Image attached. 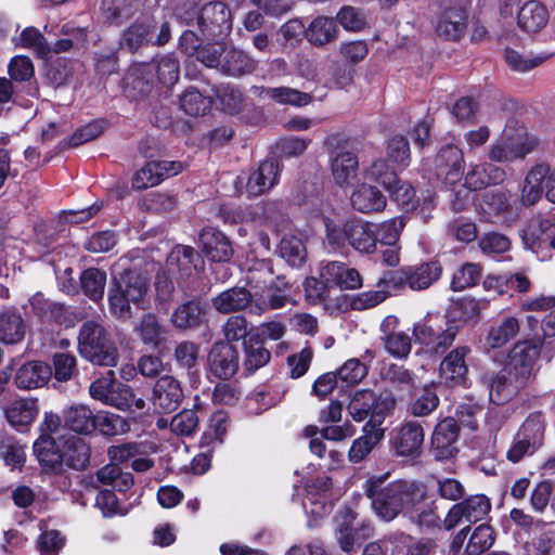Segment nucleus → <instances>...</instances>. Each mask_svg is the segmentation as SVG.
Segmentation results:
<instances>
[{
    "label": "nucleus",
    "mask_w": 555,
    "mask_h": 555,
    "mask_svg": "<svg viewBox=\"0 0 555 555\" xmlns=\"http://www.w3.org/2000/svg\"><path fill=\"white\" fill-rule=\"evenodd\" d=\"M388 476L389 473L371 476L363 487L374 513L384 521L393 520L402 512L417 511V506L426 500V489L423 485L395 480L385 486Z\"/></svg>",
    "instance_id": "nucleus-1"
},
{
    "label": "nucleus",
    "mask_w": 555,
    "mask_h": 555,
    "mask_svg": "<svg viewBox=\"0 0 555 555\" xmlns=\"http://www.w3.org/2000/svg\"><path fill=\"white\" fill-rule=\"evenodd\" d=\"M149 292V280L142 273L127 270L114 279L108 291L111 313L119 320L132 318L131 305L143 308Z\"/></svg>",
    "instance_id": "nucleus-2"
},
{
    "label": "nucleus",
    "mask_w": 555,
    "mask_h": 555,
    "mask_svg": "<svg viewBox=\"0 0 555 555\" xmlns=\"http://www.w3.org/2000/svg\"><path fill=\"white\" fill-rule=\"evenodd\" d=\"M78 350L81 357L93 364L115 366L118 349L111 339L107 330L100 321H86L78 334Z\"/></svg>",
    "instance_id": "nucleus-3"
},
{
    "label": "nucleus",
    "mask_w": 555,
    "mask_h": 555,
    "mask_svg": "<svg viewBox=\"0 0 555 555\" xmlns=\"http://www.w3.org/2000/svg\"><path fill=\"white\" fill-rule=\"evenodd\" d=\"M326 238L334 248H341L348 242L356 250L372 254L376 250L375 223L361 219H350L343 224L330 219L324 221Z\"/></svg>",
    "instance_id": "nucleus-4"
},
{
    "label": "nucleus",
    "mask_w": 555,
    "mask_h": 555,
    "mask_svg": "<svg viewBox=\"0 0 555 555\" xmlns=\"http://www.w3.org/2000/svg\"><path fill=\"white\" fill-rule=\"evenodd\" d=\"M416 339L435 353L444 352L454 341L459 325L442 314H428L413 330Z\"/></svg>",
    "instance_id": "nucleus-5"
},
{
    "label": "nucleus",
    "mask_w": 555,
    "mask_h": 555,
    "mask_svg": "<svg viewBox=\"0 0 555 555\" xmlns=\"http://www.w3.org/2000/svg\"><path fill=\"white\" fill-rule=\"evenodd\" d=\"M393 405L395 400L390 396H377L372 390L362 389L352 396L347 410L354 422H363L370 417L366 424L383 426Z\"/></svg>",
    "instance_id": "nucleus-6"
},
{
    "label": "nucleus",
    "mask_w": 555,
    "mask_h": 555,
    "mask_svg": "<svg viewBox=\"0 0 555 555\" xmlns=\"http://www.w3.org/2000/svg\"><path fill=\"white\" fill-rule=\"evenodd\" d=\"M170 37L168 22L157 23L154 17H145L137 21L124 31L120 46L130 52H134L147 44L164 46Z\"/></svg>",
    "instance_id": "nucleus-7"
},
{
    "label": "nucleus",
    "mask_w": 555,
    "mask_h": 555,
    "mask_svg": "<svg viewBox=\"0 0 555 555\" xmlns=\"http://www.w3.org/2000/svg\"><path fill=\"white\" fill-rule=\"evenodd\" d=\"M89 393L93 399L119 410L130 408L133 397L131 388L118 382L113 371L91 383Z\"/></svg>",
    "instance_id": "nucleus-8"
},
{
    "label": "nucleus",
    "mask_w": 555,
    "mask_h": 555,
    "mask_svg": "<svg viewBox=\"0 0 555 555\" xmlns=\"http://www.w3.org/2000/svg\"><path fill=\"white\" fill-rule=\"evenodd\" d=\"M543 192L550 202L555 203V168L541 164L527 173L521 199L525 205H533L541 198Z\"/></svg>",
    "instance_id": "nucleus-9"
},
{
    "label": "nucleus",
    "mask_w": 555,
    "mask_h": 555,
    "mask_svg": "<svg viewBox=\"0 0 555 555\" xmlns=\"http://www.w3.org/2000/svg\"><path fill=\"white\" fill-rule=\"evenodd\" d=\"M442 269L436 261L422 263L412 269H401L398 271H388L380 278V284L392 283L393 287H399L408 283L412 289H425L429 287L441 275Z\"/></svg>",
    "instance_id": "nucleus-10"
},
{
    "label": "nucleus",
    "mask_w": 555,
    "mask_h": 555,
    "mask_svg": "<svg viewBox=\"0 0 555 555\" xmlns=\"http://www.w3.org/2000/svg\"><path fill=\"white\" fill-rule=\"evenodd\" d=\"M491 509V503L486 495H472L464 501L452 505L443 519L446 530L468 522H477L483 519Z\"/></svg>",
    "instance_id": "nucleus-11"
},
{
    "label": "nucleus",
    "mask_w": 555,
    "mask_h": 555,
    "mask_svg": "<svg viewBox=\"0 0 555 555\" xmlns=\"http://www.w3.org/2000/svg\"><path fill=\"white\" fill-rule=\"evenodd\" d=\"M537 144V138L525 131L514 138L505 133L490 146L488 156L493 162L509 163L530 153Z\"/></svg>",
    "instance_id": "nucleus-12"
},
{
    "label": "nucleus",
    "mask_w": 555,
    "mask_h": 555,
    "mask_svg": "<svg viewBox=\"0 0 555 555\" xmlns=\"http://www.w3.org/2000/svg\"><path fill=\"white\" fill-rule=\"evenodd\" d=\"M183 170V164L175 160H153L139 169L132 180L138 190L155 186L167 178L177 176Z\"/></svg>",
    "instance_id": "nucleus-13"
},
{
    "label": "nucleus",
    "mask_w": 555,
    "mask_h": 555,
    "mask_svg": "<svg viewBox=\"0 0 555 555\" xmlns=\"http://www.w3.org/2000/svg\"><path fill=\"white\" fill-rule=\"evenodd\" d=\"M424 430L417 422L402 424L391 442L393 453L399 457L416 459L422 453Z\"/></svg>",
    "instance_id": "nucleus-14"
},
{
    "label": "nucleus",
    "mask_w": 555,
    "mask_h": 555,
    "mask_svg": "<svg viewBox=\"0 0 555 555\" xmlns=\"http://www.w3.org/2000/svg\"><path fill=\"white\" fill-rule=\"evenodd\" d=\"M488 384L490 401L494 404H502L516 396L519 389L525 387L527 380L504 365L496 375L489 378Z\"/></svg>",
    "instance_id": "nucleus-15"
},
{
    "label": "nucleus",
    "mask_w": 555,
    "mask_h": 555,
    "mask_svg": "<svg viewBox=\"0 0 555 555\" xmlns=\"http://www.w3.org/2000/svg\"><path fill=\"white\" fill-rule=\"evenodd\" d=\"M208 363L209 370L215 376L228 379L238 370V351L231 344L215 343L208 356Z\"/></svg>",
    "instance_id": "nucleus-16"
},
{
    "label": "nucleus",
    "mask_w": 555,
    "mask_h": 555,
    "mask_svg": "<svg viewBox=\"0 0 555 555\" xmlns=\"http://www.w3.org/2000/svg\"><path fill=\"white\" fill-rule=\"evenodd\" d=\"M332 480L327 476L318 477L307 488V496L302 502L306 513L315 517H323L331 511L333 495L331 493Z\"/></svg>",
    "instance_id": "nucleus-17"
},
{
    "label": "nucleus",
    "mask_w": 555,
    "mask_h": 555,
    "mask_svg": "<svg viewBox=\"0 0 555 555\" xmlns=\"http://www.w3.org/2000/svg\"><path fill=\"white\" fill-rule=\"evenodd\" d=\"M459 426L453 418L438 423L431 436V451L437 460H448L457 452Z\"/></svg>",
    "instance_id": "nucleus-18"
},
{
    "label": "nucleus",
    "mask_w": 555,
    "mask_h": 555,
    "mask_svg": "<svg viewBox=\"0 0 555 555\" xmlns=\"http://www.w3.org/2000/svg\"><path fill=\"white\" fill-rule=\"evenodd\" d=\"M380 339L386 351L395 358H405L411 352L410 336L399 330V320L395 315H387L380 323Z\"/></svg>",
    "instance_id": "nucleus-19"
},
{
    "label": "nucleus",
    "mask_w": 555,
    "mask_h": 555,
    "mask_svg": "<svg viewBox=\"0 0 555 555\" xmlns=\"http://www.w3.org/2000/svg\"><path fill=\"white\" fill-rule=\"evenodd\" d=\"M330 167L335 184L340 188L348 186L358 175V156L346 147L337 149L330 156Z\"/></svg>",
    "instance_id": "nucleus-20"
},
{
    "label": "nucleus",
    "mask_w": 555,
    "mask_h": 555,
    "mask_svg": "<svg viewBox=\"0 0 555 555\" xmlns=\"http://www.w3.org/2000/svg\"><path fill=\"white\" fill-rule=\"evenodd\" d=\"M198 23L210 36H221L231 30V12L221 1L210 2L203 7Z\"/></svg>",
    "instance_id": "nucleus-21"
},
{
    "label": "nucleus",
    "mask_w": 555,
    "mask_h": 555,
    "mask_svg": "<svg viewBox=\"0 0 555 555\" xmlns=\"http://www.w3.org/2000/svg\"><path fill=\"white\" fill-rule=\"evenodd\" d=\"M183 399L180 383L172 376L160 377L153 389V405L163 413H171L178 409Z\"/></svg>",
    "instance_id": "nucleus-22"
},
{
    "label": "nucleus",
    "mask_w": 555,
    "mask_h": 555,
    "mask_svg": "<svg viewBox=\"0 0 555 555\" xmlns=\"http://www.w3.org/2000/svg\"><path fill=\"white\" fill-rule=\"evenodd\" d=\"M350 204L361 214H374L386 208L387 198L378 188L364 181L358 183L352 190Z\"/></svg>",
    "instance_id": "nucleus-23"
},
{
    "label": "nucleus",
    "mask_w": 555,
    "mask_h": 555,
    "mask_svg": "<svg viewBox=\"0 0 555 555\" xmlns=\"http://www.w3.org/2000/svg\"><path fill=\"white\" fill-rule=\"evenodd\" d=\"M320 276L330 281L332 287L337 286L340 289H357L362 286V276L359 271L340 261L321 263Z\"/></svg>",
    "instance_id": "nucleus-24"
},
{
    "label": "nucleus",
    "mask_w": 555,
    "mask_h": 555,
    "mask_svg": "<svg viewBox=\"0 0 555 555\" xmlns=\"http://www.w3.org/2000/svg\"><path fill=\"white\" fill-rule=\"evenodd\" d=\"M199 242L203 253L211 261L225 262L233 256L230 241L222 232L214 228L204 229L199 234Z\"/></svg>",
    "instance_id": "nucleus-25"
},
{
    "label": "nucleus",
    "mask_w": 555,
    "mask_h": 555,
    "mask_svg": "<svg viewBox=\"0 0 555 555\" xmlns=\"http://www.w3.org/2000/svg\"><path fill=\"white\" fill-rule=\"evenodd\" d=\"M251 302V293L242 286L228 288L211 298L214 309L222 314L241 312L248 308Z\"/></svg>",
    "instance_id": "nucleus-26"
},
{
    "label": "nucleus",
    "mask_w": 555,
    "mask_h": 555,
    "mask_svg": "<svg viewBox=\"0 0 555 555\" xmlns=\"http://www.w3.org/2000/svg\"><path fill=\"white\" fill-rule=\"evenodd\" d=\"M263 275L269 274V279H259L258 283H262V294L259 295L250 305V313L261 315L268 309L278 308V294L274 288L276 283V276H274V266L272 260H266L262 262Z\"/></svg>",
    "instance_id": "nucleus-27"
},
{
    "label": "nucleus",
    "mask_w": 555,
    "mask_h": 555,
    "mask_svg": "<svg viewBox=\"0 0 555 555\" xmlns=\"http://www.w3.org/2000/svg\"><path fill=\"white\" fill-rule=\"evenodd\" d=\"M362 433L352 441L348 451V460L353 464L362 462L385 437V428L373 423L365 424Z\"/></svg>",
    "instance_id": "nucleus-28"
},
{
    "label": "nucleus",
    "mask_w": 555,
    "mask_h": 555,
    "mask_svg": "<svg viewBox=\"0 0 555 555\" xmlns=\"http://www.w3.org/2000/svg\"><path fill=\"white\" fill-rule=\"evenodd\" d=\"M470 349L465 346L453 349L440 364V377L448 385L463 384L468 372L465 359Z\"/></svg>",
    "instance_id": "nucleus-29"
},
{
    "label": "nucleus",
    "mask_w": 555,
    "mask_h": 555,
    "mask_svg": "<svg viewBox=\"0 0 555 555\" xmlns=\"http://www.w3.org/2000/svg\"><path fill=\"white\" fill-rule=\"evenodd\" d=\"M52 375L51 367L41 361H29L16 372L15 385L21 389H36L44 386Z\"/></svg>",
    "instance_id": "nucleus-30"
},
{
    "label": "nucleus",
    "mask_w": 555,
    "mask_h": 555,
    "mask_svg": "<svg viewBox=\"0 0 555 555\" xmlns=\"http://www.w3.org/2000/svg\"><path fill=\"white\" fill-rule=\"evenodd\" d=\"M256 68V62L243 50L224 48L219 65V70L230 77L249 75Z\"/></svg>",
    "instance_id": "nucleus-31"
},
{
    "label": "nucleus",
    "mask_w": 555,
    "mask_h": 555,
    "mask_svg": "<svg viewBox=\"0 0 555 555\" xmlns=\"http://www.w3.org/2000/svg\"><path fill=\"white\" fill-rule=\"evenodd\" d=\"M537 357L538 350L535 346L528 341H520L512 349L509 360L505 365L528 382Z\"/></svg>",
    "instance_id": "nucleus-32"
},
{
    "label": "nucleus",
    "mask_w": 555,
    "mask_h": 555,
    "mask_svg": "<svg viewBox=\"0 0 555 555\" xmlns=\"http://www.w3.org/2000/svg\"><path fill=\"white\" fill-rule=\"evenodd\" d=\"M505 171L495 165L482 163L470 167L465 176V185L469 190H481L490 183L504 180Z\"/></svg>",
    "instance_id": "nucleus-33"
},
{
    "label": "nucleus",
    "mask_w": 555,
    "mask_h": 555,
    "mask_svg": "<svg viewBox=\"0 0 555 555\" xmlns=\"http://www.w3.org/2000/svg\"><path fill=\"white\" fill-rule=\"evenodd\" d=\"M9 424L20 430L33 423L38 414L36 399H17L11 402L4 410Z\"/></svg>",
    "instance_id": "nucleus-34"
},
{
    "label": "nucleus",
    "mask_w": 555,
    "mask_h": 555,
    "mask_svg": "<svg viewBox=\"0 0 555 555\" xmlns=\"http://www.w3.org/2000/svg\"><path fill=\"white\" fill-rule=\"evenodd\" d=\"M438 176L446 175L448 183L452 184L462 177L463 155L459 147L448 145L440 150L436 158Z\"/></svg>",
    "instance_id": "nucleus-35"
},
{
    "label": "nucleus",
    "mask_w": 555,
    "mask_h": 555,
    "mask_svg": "<svg viewBox=\"0 0 555 555\" xmlns=\"http://www.w3.org/2000/svg\"><path fill=\"white\" fill-rule=\"evenodd\" d=\"M520 330V321L515 317H504L493 324L486 338V346L491 349L504 347L513 340Z\"/></svg>",
    "instance_id": "nucleus-36"
},
{
    "label": "nucleus",
    "mask_w": 555,
    "mask_h": 555,
    "mask_svg": "<svg viewBox=\"0 0 555 555\" xmlns=\"http://www.w3.org/2000/svg\"><path fill=\"white\" fill-rule=\"evenodd\" d=\"M26 323L15 310L0 313V341L8 345L21 343L26 334Z\"/></svg>",
    "instance_id": "nucleus-37"
},
{
    "label": "nucleus",
    "mask_w": 555,
    "mask_h": 555,
    "mask_svg": "<svg viewBox=\"0 0 555 555\" xmlns=\"http://www.w3.org/2000/svg\"><path fill=\"white\" fill-rule=\"evenodd\" d=\"M91 449L85 439L70 436L63 443L64 463L74 469H85L90 462Z\"/></svg>",
    "instance_id": "nucleus-38"
},
{
    "label": "nucleus",
    "mask_w": 555,
    "mask_h": 555,
    "mask_svg": "<svg viewBox=\"0 0 555 555\" xmlns=\"http://www.w3.org/2000/svg\"><path fill=\"white\" fill-rule=\"evenodd\" d=\"M353 520L354 517L350 511H345L340 513L339 518H337V530L336 537L339 543L340 548L344 552H350L353 548L356 537L365 539L369 538L372 533V527L367 525H362L361 527V535L353 531Z\"/></svg>",
    "instance_id": "nucleus-39"
},
{
    "label": "nucleus",
    "mask_w": 555,
    "mask_h": 555,
    "mask_svg": "<svg viewBox=\"0 0 555 555\" xmlns=\"http://www.w3.org/2000/svg\"><path fill=\"white\" fill-rule=\"evenodd\" d=\"M151 67L146 64L132 66L125 76V90L130 98L144 96L152 90Z\"/></svg>",
    "instance_id": "nucleus-40"
},
{
    "label": "nucleus",
    "mask_w": 555,
    "mask_h": 555,
    "mask_svg": "<svg viewBox=\"0 0 555 555\" xmlns=\"http://www.w3.org/2000/svg\"><path fill=\"white\" fill-rule=\"evenodd\" d=\"M206 314L205 305L198 300H190L180 305L171 315L172 324L178 328L198 326Z\"/></svg>",
    "instance_id": "nucleus-41"
},
{
    "label": "nucleus",
    "mask_w": 555,
    "mask_h": 555,
    "mask_svg": "<svg viewBox=\"0 0 555 555\" xmlns=\"http://www.w3.org/2000/svg\"><path fill=\"white\" fill-rule=\"evenodd\" d=\"M278 178V164L273 159L262 162L247 182V192L251 196H258L273 186Z\"/></svg>",
    "instance_id": "nucleus-42"
},
{
    "label": "nucleus",
    "mask_w": 555,
    "mask_h": 555,
    "mask_svg": "<svg viewBox=\"0 0 555 555\" xmlns=\"http://www.w3.org/2000/svg\"><path fill=\"white\" fill-rule=\"evenodd\" d=\"M548 21L546 8L538 1L525 3L518 12V25L528 33L542 29Z\"/></svg>",
    "instance_id": "nucleus-43"
},
{
    "label": "nucleus",
    "mask_w": 555,
    "mask_h": 555,
    "mask_svg": "<svg viewBox=\"0 0 555 555\" xmlns=\"http://www.w3.org/2000/svg\"><path fill=\"white\" fill-rule=\"evenodd\" d=\"M64 424L70 430L88 435L94 430V414L85 404H75L64 411Z\"/></svg>",
    "instance_id": "nucleus-44"
},
{
    "label": "nucleus",
    "mask_w": 555,
    "mask_h": 555,
    "mask_svg": "<svg viewBox=\"0 0 555 555\" xmlns=\"http://www.w3.org/2000/svg\"><path fill=\"white\" fill-rule=\"evenodd\" d=\"M280 258L292 268H300L307 260V248L302 238L295 234H284L280 240Z\"/></svg>",
    "instance_id": "nucleus-45"
},
{
    "label": "nucleus",
    "mask_w": 555,
    "mask_h": 555,
    "mask_svg": "<svg viewBox=\"0 0 555 555\" xmlns=\"http://www.w3.org/2000/svg\"><path fill=\"white\" fill-rule=\"evenodd\" d=\"M141 0H103L102 12L106 21L120 25L140 9Z\"/></svg>",
    "instance_id": "nucleus-46"
},
{
    "label": "nucleus",
    "mask_w": 555,
    "mask_h": 555,
    "mask_svg": "<svg viewBox=\"0 0 555 555\" xmlns=\"http://www.w3.org/2000/svg\"><path fill=\"white\" fill-rule=\"evenodd\" d=\"M465 11L461 8H453L446 11L437 25V33L447 39H460L465 29Z\"/></svg>",
    "instance_id": "nucleus-47"
},
{
    "label": "nucleus",
    "mask_w": 555,
    "mask_h": 555,
    "mask_svg": "<svg viewBox=\"0 0 555 555\" xmlns=\"http://www.w3.org/2000/svg\"><path fill=\"white\" fill-rule=\"evenodd\" d=\"M306 37L314 46H324L337 37V26L334 18L319 16L309 25Z\"/></svg>",
    "instance_id": "nucleus-48"
},
{
    "label": "nucleus",
    "mask_w": 555,
    "mask_h": 555,
    "mask_svg": "<svg viewBox=\"0 0 555 555\" xmlns=\"http://www.w3.org/2000/svg\"><path fill=\"white\" fill-rule=\"evenodd\" d=\"M34 451L40 464L52 470L60 469L64 463L63 449H56L52 438L39 437L34 443Z\"/></svg>",
    "instance_id": "nucleus-49"
},
{
    "label": "nucleus",
    "mask_w": 555,
    "mask_h": 555,
    "mask_svg": "<svg viewBox=\"0 0 555 555\" xmlns=\"http://www.w3.org/2000/svg\"><path fill=\"white\" fill-rule=\"evenodd\" d=\"M195 257H197V254L193 247L177 246L168 257V269L172 272H179L181 278H188L195 269L193 263Z\"/></svg>",
    "instance_id": "nucleus-50"
},
{
    "label": "nucleus",
    "mask_w": 555,
    "mask_h": 555,
    "mask_svg": "<svg viewBox=\"0 0 555 555\" xmlns=\"http://www.w3.org/2000/svg\"><path fill=\"white\" fill-rule=\"evenodd\" d=\"M80 284L87 297L93 301H99L104 295L106 273L96 268H89L81 273Z\"/></svg>",
    "instance_id": "nucleus-51"
},
{
    "label": "nucleus",
    "mask_w": 555,
    "mask_h": 555,
    "mask_svg": "<svg viewBox=\"0 0 555 555\" xmlns=\"http://www.w3.org/2000/svg\"><path fill=\"white\" fill-rule=\"evenodd\" d=\"M93 422L94 429H99L104 436L122 435L130 429L129 423L124 417L107 411L94 414Z\"/></svg>",
    "instance_id": "nucleus-52"
},
{
    "label": "nucleus",
    "mask_w": 555,
    "mask_h": 555,
    "mask_svg": "<svg viewBox=\"0 0 555 555\" xmlns=\"http://www.w3.org/2000/svg\"><path fill=\"white\" fill-rule=\"evenodd\" d=\"M363 178L366 181L379 183L385 190H391L392 183L397 181V173L390 168L385 159H376L370 165L364 166Z\"/></svg>",
    "instance_id": "nucleus-53"
},
{
    "label": "nucleus",
    "mask_w": 555,
    "mask_h": 555,
    "mask_svg": "<svg viewBox=\"0 0 555 555\" xmlns=\"http://www.w3.org/2000/svg\"><path fill=\"white\" fill-rule=\"evenodd\" d=\"M146 65L151 67V74L155 73L158 81L164 86L171 87L179 79V61L171 55H164L157 61Z\"/></svg>",
    "instance_id": "nucleus-54"
},
{
    "label": "nucleus",
    "mask_w": 555,
    "mask_h": 555,
    "mask_svg": "<svg viewBox=\"0 0 555 555\" xmlns=\"http://www.w3.org/2000/svg\"><path fill=\"white\" fill-rule=\"evenodd\" d=\"M15 46L33 50L39 57H48L51 47L36 27H26L15 39Z\"/></svg>",
    "instance_id": "nucleus-55"
},
{
    "label": "nucleus",
    "mask_w": 555,
    "mask_h": 555,
    "mask_svg": "<svg viewBox=\"0 0 555 555\" xmlns=\"http://www.w3.org/2000/svg\"><path fill=\"white\" fill-rule=\"evenodd\" d=\"M405 221L402 217L392 218L380 223H375V237L377 243L387 246L398 244L400 234L404 229Z\"/></svg>",
    "instance_id": "nucleus-56"
},
{
    "label": "nucleus",
    "mask_w": 555,
    "mask_h": 555,
    "mask_svg": "<svg viewBox=\"0 0 555 555\" xmlns=\"http://www.w3.org/2000/svg\"><path fill=\"white\" fill-rule=\"evenodd\" d=\"M494 542L493 530L488 525H479L475 528L466 544L464 553L467 555H480L489 550Z\"/></svg>",
    "instance_id": "nucleus-57"
},
{
    "label": "nucleus",
    "mask_w": 555,
    "mask_h": 555,
    "mask_svg": "<svg viewBox=\"0 0 555 555\" xmlns=\"http://www.w3.org/2000/svg\"><path fill=\"white\" fill-rule=\"evenodd\" d=\"M380 280L378 281L377 291H367L357 295L351 302V306L356 310H364L373 308L380 302H383L391 289H396L392 283H383L380 284Z\"/></svg>",
    "instance_id": "nucleus-58"
},
{
    "label": "nucleus",
    "mask_w": 555,
    "mask_h": 555,
    "mask_svg": "<svg viewBox=\"0 0 555 555\" xmlns=\"http://www.w3.org/2000/svg\"><path fill=\"white\" fill-rule=\"evenodd\" d=\"M210 105V99L194 88L186 89L180 96L181 108L191 116L204 115L209 111Z\"/></svg>",
    "instance_id": "nucleus-59"
},
{
    "label": "nucleus",
    "mask_w": 555,
    "mask_h": 555,
    "mask_svg": "<svg viewBox=\"0 0 555 555\" xmlns=\"http://www.w3.org/2000/svg\"><path fill=\"white\" fill-rule=\"evenodd\" d=\"M545 420L539 412L530 414L521 425L518 435L540 448L543 443Z\"/></svg>",
    "instance_id": "nucleus-60"
},
{
    "label": "nucleus",
    "mask_w": 555,
    "mask_h": 555,
    "mask_svg": "<svg viewBox=\"0 0 555 555\" xmlns=\"http://www.w3.org/2000/svg\"><path fill=\"white\" fill-rule=\"evenodd\" d=\"M134 331L139 334L142 341L147 345L157 346L164 328L157 317L153 313H146L142 317Z\"/></svg>",
    "instance_id": "nucleus-61"
},
{
    "label": "nucleus",
    "mask_w": 555,
    "mask_h": 555,
    "mask_svg": "<svg viewBox=\"0 0 555 555\" xmlns=\"http://www.w3.org/2000/svg\"><path fill=\"white\" fill-rule=\"evenodd\" d=\"M480 209L489 217L504 214L509 208V199L503 191H489L482 195Z\"/></svg>",
    "instance_id": "nucleus-62"
},
{
    "label": "nucleus",
    "mask_w": 555,
    "mask_h": 555,
    "mask_svg": "<svg viewBox=\"0 0 555 555\" xmlns=\"http://www.w3.org/2000/svg\"><path fill=\"white\" fill-rule=\"evenodd\" d=\"M198 416L193 410H183L170 422V429L178 436H192L198 427Z\"/></svg>",
    "instance_id": "nucleus-63"
},
{
    "label": "nucleus",
    "mask_w": 555,
    "mask_h": 555,
    "mask_svg": "<svg viewBox=\"0 0 555 555\" xmlns=\"http://www.w3.org/2000/svg\"><path fill=\"white\" fill-rule=\"evenodd\" d=\"M227 344L244 340L248 335V321L244 315L235 314L227 319L222 326Z\"/></svg>",
    "instance_id": "nucleus-64"
}]
</instances>
